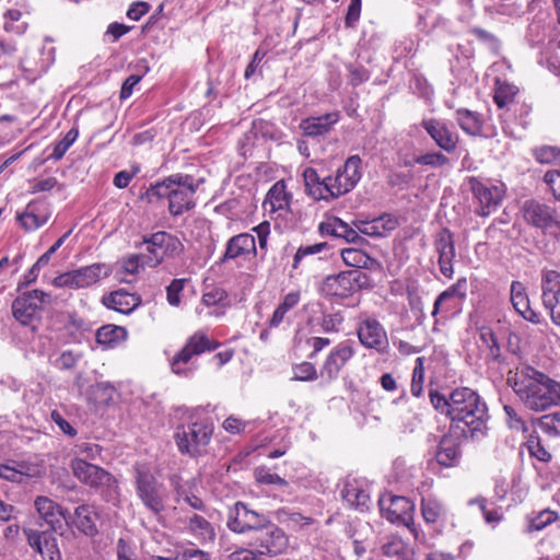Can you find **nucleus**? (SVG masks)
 I'll use <instances>...</instances> for the list:
<instances>
[{
	"label": "nucleus",
	"instance_id": "obj_1",
	"mask_svg": "<svg viewBox=\"0 0 560 560\" xmlns=\"http://www.w3.org/2000/svg\"><path fill=\"white\" fill-rule=\"evenodd\" d=\"M429 396L433 408L446 416L452 428L459 430L464 436L476 439L486 434L488 408L477 392L469 387H457L448 396L438 390H430Z\"/></svg>",
	"mask_w": 560,
	"mask_h": 560
},
{
	"label": "nucleus",
	"instance_id": "obj_2",
	"mask_svg": "<svg viewBox=\"0 0 560 560\" xmlns=\"http://www.w3.org/2000/svg\"><path fill=\"white\" fill-rule=\"evenodd\" d=\"M361 159L352 155L340 166L335 176L320 177L313 167H306L303 179L306 194L314 200L330 201L352 190L361 178Z\"/></svg>",
	"mask_w": 560,
	"mask_h": 560
},
{
	"label": "nucleus",
	"instance_id": "obj_3",
	"mask_svg": "<svg viewBox=\"0 0 560 560\" xmlns=\"http://www.w3.org/2000/svg\"><path fill=\"white\" fill-rule=\"evenodd\" d=\"M513 388L525 406L534 411H544L560 404V383L529 366L516 372Z\"/></svg>",
	"mask_w": 560,
	"mask_h": 560
},
{
	"label": "nucleus",
	"instance_id": "obj_4",
	"mask_svg": "<svg viewBox=\"0 0 560 560\" xmlns=\"http://www.w3.org/2000/svg\"><path fill=\"white\" fill-rule=\"evenodd\" d=\"M196 190L197 185L192 176L173 174L161 182L150 185L141 196V199L149 203L167 199L170 213L173 217H178L195 207L194 196Z\"/></svg>",
	"mask_w": 560,
	"mask_h": 560
},
{
	"label": "nucleus",
	"instance_id": "obj_5",
	"mask_svg": "<svg viewBox=\"0 0 560 560\" xmlns=\"http://www.w3.org/2000/svg\"><path fill=\"white\" fill-rule=\"evenodd\" d=\"M71 469L80 482L96 489L106 502H119L118 481L110 472L82 458H74L71 462Z\"/></svg>",
	"mask_w": 560,
	"mask_h": 560
},
{
	"label": "nucleus",
	"instance_id": "obj_6",
	"mask_svg": "<svg viewBox=\"0 0 560 560\" xmlns=\"http://www.w3.org/2000/svg\"><path fill=\"white\" fill-rule=\"evenodd\" d=\"M219 347L220 342L209 338L203 331L194 332L171 359L172 372L183 377L192 376L198 369L194 359L202 353L214 351Z\"/></svg>",
	"mask_w": 560,
	"mask_h": 560
},
{
	"label": "nucleus",
	"instance_id": "obj_7",
	"mask_svg": "<svg viewBox=\"0 0 560 560\" xmlns=\"http://www.w3.org/2000/svg\"><path fill=\"white\" fill-rule=\"evenodd\" d=\"M369 287H371L370 276L363 270L352 269L327 276L320 291L329 298L347 299Z\"/></svg>",
	"mask_w": 560,
	"mask_h": 560
},
{
	"label": "nucleus",
	"instance_id": "obj_8",
	"mask_svg": "<svg viewBox=\"0 0 560 560\" xmlns=\"http://www.w3.org/2000/svg\"><path fill=\"white\" fill-rule=\"evenodd\" d=\"M136 491L143 505L154 514H160L165 508L166 488L154 475L142 467L136 468Z\"/></svg>",
	"mask_w": 560,
	"mask_h": 560
},
{
	"label": "nucleus",
	"instance_id": "obj_9",
	"mask_svg": "<svg viewBox=\"0 0 560 560\" xmlns=\"http://www.w3.org/2000/svg\"><path fill=\"white\" fill-rule=\"evenodd\" d=\"M269 521L266 514L253 510L249 504L241 501L230 506L226 515L228 528L242 535L261 532Z\"/></svg>",
	"mask_w": 560,
	"mask_h": 560
},
{
	"label": "nucleus",
	"instance_id": "obj_10",
	"mask_svg": "<svg viewBox=\"0 0 560 560\" xmlns=\"http://www.w3.org/2000/svg\"><path fill=\"white\" fill-rule=\"evenodd\" d=\"M212 436V427L206 422L197 421L177 428L175 442L182 454L199 456L209 444Z\"/></svg>",
	"mask_w": 560,
	"mask_h": 560
},
{
	"label": "nucleus",
	"instance_id": "obj_11",
	"mask_svg": "<svg viewBox=\"0 0 560 560\" xmlns=\"http://www.w3.org/2000/svg\"><path fill=\"white\" fill-rule=\"evenodd\" d=\"M467 183L472 194L477 215L489 217L498 210L505 197L503 185L483 183L476 177H469Z\"/></svg>",
	"mask_w": 560,
	"mask_h": 560
},
{
	"label": "nucleus",
	"instance_id": "obj_12",
	"mask_svg": "<svg viewBox=\"0 0 560 560\" xmlns=\"http://www.w3.org/2000/svg\"><path fill=\"white\" fill-rule=\"evenodd\" d=\"M51 295L42 290H32L19 295L12 303L14 318L24 326H34L39 317L42 305L50 304Z\"/></svg>",
	"mask_w": 560,
	"mask_h": 560
},
{
	"label": "nucleus",
	"instance_id": "obj_13",
	"mask_svg": "<svg viewBox=\"0 0 560 560\" xmlns=\"http://www.w3.org/2000/svg\"><path fill=\"white\" fill-rule=\"evenodd\" d=\"M382 515L390 523L404 525L416 534L413 526L415 504L406 497L384 494L378 500Z\"/></svg>",
	"mask_w": 560,
	"mask_h": 560
},
{
	"label": "nucleus",
	"instance_id": "obj_14",
	"mask_svg": "<svg viewBox=\"0 0 560 560\" xmlns=\"http://www.w3.org/2000/svg\"><path fill=\"white\" fill-rule=\"evenodd\" d=\"M355 353L351 341L346 340L335 346L319 368V378L324 384H330L339 377L341 370Z\"/></svg>",
	"mask_w": 560,
	"mask_h": 560
},
{
	"label": "nucleus",
	"instance_id": "obj_15",
	"mask_svg": "<svg viewBox=\"0 0 560 560\" xmlns=\"http://www.w3.org/2000/svg\"><path fill=\"white\" fill-rule=\"evenodd\" d=\"M421 126L441 150L446 153L455 152L459 136L444 120L428 118L421 121Z\"/></svg>",
	"mask_w": 560,
	"mask_h": 560
},
{
	"label": "nucleus",
	"instance_id": "obj_16",
	"mask_svg": "<svg viewBox=\"0 0 560 560\" xmlns=\"http://www.w3.org/2000/svg\"><path fill=\"white\" fill-rule=\"evenodd\" d=\"M542 304L549 311L552 322L560 325V273L547 270L541 279Z\"/></svg>",
	"mask_w": 560,
	"mask_h": 560
},
{
	"label": "nucleus",
	"instance_id": "obj_17",
	"mask_svg": "<svg viewBox=\"0 0 560 560\" xmlns=\"http://www.w3.org/2000/svg\"><path fill=\"white\" fill-rule=\"evenodd\" d=\"M434 250L441 273L451 279L454 275L453 260L456 257L455 243L452 232L444 228L434 237Z\"/></svg>",
	"mask_w": 560,
	"mask_h": 560
},
{
	"label": "nucleus",
	"instance_id": "obj_18",
	"mask_svg": "<svg viewBox=\"0 0 560 560\" xmlns=\"http://www.w3.org/2000/svg\"><path fill=\"white\" fill-rule=\"evenodd\" d=\"M256 548L259 555L277 556L281 553L288 544L284 532L271 521L261 532H257Z\"/></svg>",
	"mask_w": 560,
	"mask_h": 560
},
{
	"label": "nucleus",
	"instance_id": "obj_19",
	"mask_svg": "<svg viewBox=\"0 0 560 560\" xmlns=\"http://www.w3.org/2000/svg\"><path fill=\"white\" fill-rule=\"evenodd\" d=\"M144 242L148 250L155 257V264H160L165 256H178L184 250L178 237L163 231L152 234Z\"/></svg>",
	"mask_w": 560,
	"mask_h": 560
},
{
	"label": "nucleus",
	"instance_id": "obj_20",
	"mask_svg": "<svg viewBox=\"0 0 560 560\" xmlns=\"http://www.w3.org/2000/svg\"><path fill=\"white\" fill-rule=\"evenodd\" d=\"M360 342L369 348L383 351L387 347V334L382 324L371 317L362 319L357 328Z\"/></svg>",
	"mask_w": 560,
	"mask_h": 560
},
{
	"label": "nucleus",
	"instance_id": "obj_21",
	"mask_svg": "<svg viewBox=\"0 0 560 560\" xmlns=\"http://www.w3.org/2000/svg\"><path fill=\"white\" fill-rule=\"evenodd\" d=\"M50 215L51 210L47 202L33 200L23 212L16 214V220L26 232H32L46 224Z\"/></svg>",
	"mask_w": 560,
	"mask_h": 560
},
{
	"label": "nucleus",
	"instance_id": "obj_22",
	"mask_svg": "<svg viewBox=\"0 0 560 560\" xmlns=\"http://www.w3.org/2000/svg\"><path fill=\"white\" fill-rule=\"evenodd\" d=\"M97 509L91 504H81L74 509L73 514L68 512V525L74 526L80 533L94 537L98 534Z\"/></svg>",
	"mask_w": 560,
	"mask_h": 560
},
{
	"label": "nucleus",
	"instance_id": "obj_23",
	"mask_svg": "<svg viewBox=\"0 0 560 560\" xmlns=\"http://www.w3.org/2000/svg\"><path fill=\"white\" fill-rule=\"evenodd\" d=\"M23 533L28 546L42 557L49 560H58L60 558L56 537L46 532H38L26 526L23 528Z\"/></svg>",
	"mask_w": 560,
	"mask_h": 560
},
{
	"label": "nucleus",
	"instance_id": "obj_24",
	"mask_svg": "<svg viewBox=\"0 0 560 560\" xmlns=\"http://www.w3.org/2000/svg\"><path fill=\"white\" fill-rule=\"evenodd\" d=\"M522 212L527 223L539 229H547L553 222L556 223V210L534 199L526 200L523 203Z\"/></svg>",
	"mask_w": 560,
	"mask_h": 560
},
{
	"label": "nucleus",
	"instance_id": "obj_25",
	"mask_svg": "<svg viewBox=\"0 0 560 560\" xmlns=\"http://www.w3.org/2000/svg\"><path fill=\"white\" fill-rule=\"evenodd\" d=\"M34 506L39 517L44 520L52 530L60 528L62 521H65L66 524H69L68 511L62 509L58 503L48 497H37L35 499Z\"/></svg>",
	"mask_w": 560,
	"mask_h": 560
},
{
	"label": "nucleus",
	"instance_id": "obj_26",
	"mask_svg": "<svg viewBox=\"0 0 560 560\" xmlns=\"http://www.w3.org/2000/svg\"><path fill=\"white\" fill-rule=\"evenodd\" d=\"M398 224V219L388 213L374 218L373 220L353 221V225L361 232V234L374 238L386 236L389 232L394 231Z\"/></svg>",
	"mask_w": 560,
	"mask_h": 560
},
{
	"label": "nucleus",
	"instance_id": "obj_27",
	"mask_svg": "<svg viewBox=\"0 0 560 560\" xmlns=\"http://www.w3.org/2000/svg\"><path fill=\"white\" fill-rule=\"evenodd\" d=\"M341 497L345 502L361 512L369 509L370 493L364 481L355 478H347L341 489Z\"/></svg>",
	"mask_w": 560,
	"mask_h": 560
},
{
	"label": "nucleus",
	"instance_id": "obj_28",
	"mask_svg": "<svg viewBox=\"0 0 560 560\" xmlns=\"http://www.w3.org/2000/svg\"><path fill=\"white\" fill-rule=\"evenodd\" d=\"M43 467L37 463L13 462L12 465L0 464V478L22 483L26 479L37 478L42 475Z\"/></svg>",
	"mask_w": 560,
	"mask_h": 560
},
{
	"label": "nucleus",
	"instance_id": "obj_29",
	"mask_svg": "<svg viewBox=\"0 0 560 560\" xmlns=\"http://www.w3.org/2000/svg\"><path fill=\"white\" fill-rule=\"evenodd\" d=\"M339 121L337 112L327 113L320 116L307 117L300 122V129L306 137H320L330 132L332 127Z\"/></svg>",
	"mask_w": 560,
	"mask_h": 560
},
{
	"label": "nucleus",
	"instance_id": "obj_30",
	"mask_svg": "<svg viewBox=\"0 0 560 560\" xmlns=\"http://www.w3.org/2000/svg\"><path fill=\"white\" fill-rule=\"evenodd\" d=\"M510 293L514 310L524 319L533 324H538L540 322V315L530 307L525 285L521 281H513L511 283Z\"/></svg>",
	"mask_w": 560,
	"mask_h": 560
},
{
	"label": "nucleus",
	"instance_id": "obj_31",
	"mask_svg": "<svg viewBox=\"0 0 560 560\" xmlns=\"http://www.w3.org/2000/svg\"><path fill=\"white\" fill-rule=\"evenodd\" d=\"M256 253L257 248L254 235L249 233H241L228 241L222 261L235 259L249 254L256 255Z\"/></svg>",
	"mask_w": 560,
	"mask_h": 560
},
{
	"label": "nucleus",
	"instance_id": "obj_32",
	"mask_svg": "<svg viewBox=\"0 0 560 560\" xmlns=\"http://www.w3.org/2000/svg\"><path fill=\"white\" fill-rule=\"evenodd\" d=\"M186 528L200 544L213 542L215 539L213 525L206 517L197 513L187 516Z\"/></svg>",
	"mask_w": 560,
	"mask_h": 560
},
{
	"label": "nucleus",
	"instance_id": "obj_33",
	"mask_svg": "<svg viewBox=\"0 0 560 560\" xmlns=\"http://www.w3.org/2000/svg\"><path fill=\"white\" fill-rule=\"evenodd\" d=\"M103 303L118 313L129 314L140 304V299L127 291L118 290L103 296Z\"/></svg>",
	"mask_w": 560,
	"mask_h": 560
},
{
	"label": "nucleus",
	"instance_id": "obj_34",
	"mask_svg": "<svg viewBox=\"0 0 560 560\" xmlns=\"http://www.w3.org/2000/svg\"><path fill=\"white\" fill-rule=\"evenodd\" d=\"M436 462L444 467H453L460 458L459 444L451 435H444L438 446L435 454Z\"/></svg>",
	"mask_w": 560,
	"mask_h": 560
},
{
	"label": "nucleus",
	"instance_id": "obj_35",
	"mask_svg": "<svg viewBox=\"0 0 560 560\" xmlns=\"http://www.w3.org/2000/svg\"><path fill=\"white\" fill-rule=\"evenodd\" d=\"M170 482L177 495L178 501L183 500L184 502L189 504L194 510H203V501L194 492V481L182 482L179 476L173 475L170 477Z\"/></svg>",
	"mask_w": 560,
	"mask_h": 560
},
{
	"label": "nucleus",
	"instance_id": "obj_36",
	"mask_svg": "<svg viewBox=\"0 0 560 560\" xmlns=\"http://www.w3.org/2000/svg\"><path fill=\"white\" fill-rule=\"evenodd\" d=\"M79 289L88 288L109 275V267L105 264H93L74 270Z\"/></svg>",
	"mask_w": 560,
	"mask_h": 560
},
{
	"label": "nucleus",
	"instance_id": "obj_37",
	"mask_svg": "<svg viewBox=\"0 0 560 560\" xmlns=\"http://www.w3.org/2000/svg\"><path fill=\"white\" fill-rule=\"evenodd\" d=\"M477 345L488 359L495 361L501 357L498 339L490 327L482 326L478 329Z\"/></svg>",
	"mask_w": 560,
	"mask_h": 560
},
{
	"label": "nucleus",
	"instance_id": "obj_38",
	"mask_svg": "<svg viewBox=\"0 0 560 560\" xmlns=\"http://www.w3.org/2000/svg\"><path fill=\"white\" fill-rule=\"evenodd\" d=\"M455 119L460 129L470 136H480L482 132V119L477 112L466 108H458L455 112Z\"/></svg>",
	"mask_w": 560,
	"mask_h": 560
},
{
	"label": "nucleus",
	"instance_id": "obj_39",
	"mask_svg": "<svg viewBox=\"0 0 560 560\" xmlns=\"http://www.w3.org/2000/svg\"><path fill=\"white\" fill-rule=\"evenodd\" d=\"M291 196L285 191L283 182H277L269 189L264 202V207H269L271 212L284 210L289 207Z\"/></svg>",
	"mask_w": 560,
	"mask_h": 560
},
{
	"label": "nucleus",
	"instance_id": "obj_40",
	"mask_svg": "<svg viewBox=\"0 0 560 560\" xmlns=\"http://www.w3.org/2000/svg\"><path fill=\"white\" fill-rule=\"evenodd\" d=\"M518 93V88L506 81L497 80L494 90V103L499 108H510Z\"/></svg>",
	"mask_w": 560,
	"mask_h": 560
},
{
	"label": "nucleus",
	"instance_id": "obj_41",
	"mask_svg": "<svg viewBox=\"0 0 560 560\" xmlns=\"http://www.w3.org/2000/svg\"><path fill=\"white\" fill-rule=\"evenodd\" d=\"M383 555L396 560H409L412 552L408 545L397 536H392L382 546Z\"/></svg>",
	"mask_w": 560,
	"mask_h": 560
},
{
	"label": "nucleus",
	"instance_id": "obj_42",
	"mask_svg": "<svg viewBox=\"0 0 560 560\" xmlns=\"http://www.w3.org/2000/svg\"><path fill=\"white\" fill-rule=\"evenodd\" d=\"M421 513L427 523L434 524L445 517L446 509L438 499L429 497L422 499Z\"/></svg>",
	"mask_w": 560,
	"mask_h": 560
},
{
	"label": "nucleus",
	"instance_id": "obj_43",
	"mask_svg": "<svg viewBox=\"0 0 560 560\" xmlns=\"http://www.w3.org/2000/svg\"><path fill=\"white\" fill-rule=\"evenodd\" d=\"M466 288H467V281L465 278H460L451 285L447 290L443 291L435 300L432 311V316H435L441 308V305L453 299L457 298L458 300H464L466 298Z\"/></svg>",
	"mask_w": 560,
	"mask_h": 560
},
{
	"label": "nucleus",
	"instance_id": "obj_44",
	"mask_svg": "<svg viewBox=\"0 0 560 560\" xmlns=\"http://www.w3.org/2000/svg\"><path fill=\"white\" fill-rule=\"evenodd\" d=\"M300 299V291H291L287 293L282 302L275 310L272 317L270 318V326L278 327L283 322L285 314L299 304Z\"/></svg>",
	"mask_w": 560,
	"mask_h": 560
},
{
	"label": "nucleus",
	"instance_id": "obj_45",
	"mask_svg": "<svg viewBox=\"0 0 560 560\" xmlns=\"http://www.w3.org/2000/svg\"><path fill=\"white\" fill-rule=\"evenodd\" d=\"M125 337L126 329L115 325H105L96 331V341L106 347H114Z\"/></svg>",
	"mask_w": 560,
	"mask_h": 560
},
{
	"label": "nucleus",
	"instance_id": "obj_46",
	"mask_svg": "<svg viewBox=\"0 0 560 560\" xmlns=\"http://www.w3.org/2000/svg\"><path fill=\"white\" fill-rule=\"evenodd\" d=\"M341 257L346 265L354 267V269L362 270L366 268L371 258L362 249L359 248H345L341 250Z\"/></svg>",
	"mask_w": 560,
	"mask_h": 560
},
{
	"label": "nucleus",
	"instance_id": "obj_47",
	"mask_svg": "<svg viewBox=\"0 0 560 560\" xmlns=\"http://www.w3.org/2000/svg\"><path fill=\"white\" fill-rule=\"evenodd\" d=\"M557 520V513L551 510H541L528 516V530H541Z\"/></svg>",
	"mask_w": 560,
	"mask_h": 560
},
{
	"label": "nucleus",
	"instance_id": "obj_48",
	"mask_svg": "<svg viewBox=\"0 0 560 560\" xmlns=\"http://www.w3.org/2000/svg\"><path fill=\"white\" fill-rule=\"evenodd\" d=\"M348 228L349 224L337 217L328 218L319 224V231L322 234L331 235L338 238L345 237Z\"/></svg>",
	"mask_w": 560,
	"mask_h": 560
},
{
	"label": "nucleus",
	"instance_id": "obj_49",
	"mask_svg": "<svg viewBox=\"0 0 560 560\" xmlns=\"http://www.w3.org/2000/svg\"><path fill=\"white\" fill-rule=\"evenodd\" d=\"M79 136V130L77 128H71L65 137L54 145L52 152L48 156V159L59 161L63 158L66 152L70 149V147L75 142Z\"/></svg>",
	"mask_w": 560,
	"mask_h": 560
},
{
	"label": "nucleus",
	"instance_id": "obj_50",
	"mask_svg": "<svg viewBox=\"0 0 560 560\" xmlns=\"http://www.w3.org/2000/svg\"><path fill=\"white\" fill-rule=\"evenodd\" d=\"M560 406V404L558 405ZM539 429L549 435H560V409L538 419Z\"/></svg>",
	"mask_w": 560,
	"mask_h": 560
},
{
	"label": "nucleus",
	"instance_id": "obj_51",
	"mask_svg": "<svg viewBox=\"0 0 560 560\" xmlns=\"http://www.w3.org/2000/svg\"><path fill=\"white\" fill-rule=\"evenodd\" d=\"M423 382H424V359L419 357L416 359L413 371H412V380H411V394L415 397H420L423 393Z\"/></svg>",
	"mask_w": 560,
	"mask_h": 560
},
{
	"label": "nucleus",
	"instance_id": "obj_52",
	"mask_svg": "<svg viewBox=\"0 0 560 560\" xmlns=\"http://www.w3.org/2000/svg\"><path fill=\"white\" fill-rule=\"evenodd\" d=\"M319 378V372H317L315 365L311 362H302L293 366L294 381L311 382Z\"/></svg>",
	"mask_w": 560,
	"mask_h": 560
},
{
	"label": "nucleus",
	"instance_id": "obj_53",
	"mask_svg": "<svg viewBox=\"0 0 560 560\" xmlns=\"http://www.w3.org/2000/svg\"><path fill=\"white\" fill-rule=\"evenodd\" d=\"M254 477L256 481L260 485H277L280 487H284L288 485L285 479H283L277 474L271 472L269 468L264 466L255 468Z\"/></svg>",
	"mask_w": 560,
	"mask_h": 560
},
{
	"label": "nucleus",
	"instance_id": "obj_54",
	"mask_svg": "<svg viewBox=\"0 0 560 560\" xmlns=\"http://www.w3.org/2000/svg\"><path fill=\"white\" fill-rule=\"evenodd\" d=\"M526 446L530 456L538 460L547 463L551 459V454L545 448L538 436L530 435L527 440Z\"/></svg>",
	"mask_w": 560,
	"mask_h": 560
},
{
	"label": "nucleus",
	"instance_id": "obj_55",
	"mask_svg": "<svg viewBox=\"0 0 560 560\" xmlns=\"http://www.w3.org/2000/svg\"><path fill=\"white\" fill-rule=\"evenodd\" d=\"M415 162L420 165H428L431 167H442L448 164L450 160L441 152H428L415 158Z\"/></svg>",
	"mask_w": 560,
	"mask_h": 560
},
{
	"label": "nucleus",
	"instance_id": "obj_56",
	"mask_svg": "<svg viewBox=\"0 0 560 560\" xmlns=\"http://www.w3.org/2000/svg\"><path fill=\"white\" fill-rule=\"evenodd\" d=\"M186 279H174L166 287V300L170 305L178 306L180 304V293L184 290Z\"/></svg>",
	"mask_w": 560,
	"mask_h": 560
},
{
	"label": "nucleus",
	"instance_id": "obj_57",
	"mask_svg": "<svg viewBox=\"0 0 560 560\" xmlns=\"http://www.w3.org/2000/svg\"><path fill=\"white\" fill-rule=\"evenodd\" d=\"M326 243H316L312 245L300 246L293 257L292 267L296 269L300 262L306 257L311 255L319 254L324 248H326Z\"/></svg>",
	"mask_w": 560,
	"mask_h": 560
},
{
	"label": "nucleus",
	"instance_id": "obj_58",
	"mask_svg": "<svg viewBox=\"0 0 560 560\" xmlns=\"http://www.w3.org/2000/svg\"><path fill=\"white\" fill-rule=\"evenodd\" d=\"M22 16L20 10L11 9L4 13V24L3 27L8 32L23 33L24 25H14L15 22H19Z\"/></svg>",
	"mask_w": 560,
	"mask_h": 560
},
{
	"label": "nucleus",
	"instance_id": "obj_59",
	"mask_svg": "<svg viewBox=\"0 0 560 560\" xmlns=\"http://www.w3.org/2000/svg\"><path fill=\"white\" fill-rule=\"evenodd\" d=\"M343 317L340 313L325 314L320 322V327L325 332H336L340 329Z\"/></svg>",
	"mask_w": 560,
	"mask_h": 560
},
{
	"label": "nucleus",
	"instance_id": "obj_60",
	"mask_svg": "<svg viewBox=\"0 0 560 560\" xmlns=\"http://www.w3.org/2000/svg\"><path fill=\"white\" fill-rule=\"evenodd\" d=\"M469 503L477 504L479 506L480 511L482 512L483 518L487 523L497 524L501 521V518H502L501 513H499V511L494 510V509L489 510L487 508V503H486L485 499H482V498L475 499V500H471Z\"/></svg>",
	"mask_w": 560,
	"mask_h": 560
},
{
	"label": "nucleus",
	"instance_id": "obj_61",
	"mask_svg": "<svg viewBox=\"0 0 560 560\" xmlns=\"http://www.w3.org/2000/svg\"><path fill=\"white\" fill-rule=\"evenodd\" d=\"M544 182L549 187L555 199L560 201V172L557 170L548 171L544 176Z\"/></svg>",
	"mask_w": 560,
	"mask_h": 560
},
{
	"label": "nucleus",
	"instance_id": "obj_62",
	"mask_svg": "<svg viewBox=\"0 0 560 560\" xmlns=\"http://www.w3.org/2000/svg\"><path fill=\"white\" fill-rule=\"evenodd\" d=\"M504 412L506 416V422L510 429L515 431H526V424L523 421V419L517 415V412L514 410L511 406H504Z\"/></svg>",
	"mask_w": 560,
	"mask_h": 560
},
{
	"label": "nucleus",
	"instance_id": "obj_63",
	"mask_svg": "<svg viewBox=\"0 0 560 560\" xmlns=\"http://www.w3.org/2000/svg\"><path fill=\"white\" fill-rule=\"evenodd\" d=\"M80 359L79 354L73 353L72 351H63L56 360L55 366L60 370H70L75 366Z\"/></svg>",
	"mask_w": 560,
	"mask_h": 560
},
{
	"label": "nucleus",
	"instance_id": "obj_64",
	"mask_svg": "<svg viewBox=\"0 0 560 560\" xmlns=\"http://www.w3.org/2000/svg\"><path fill=\"white\" fill-rule=\"evenodd\" d=\"M249 424L247 421H243L242 419L230 416L223 421V429L231 434H240L245 431L246 427Z\"/></svg>",
	"mask_w": 560,
	"mask_h": 560
}]
</instances>
